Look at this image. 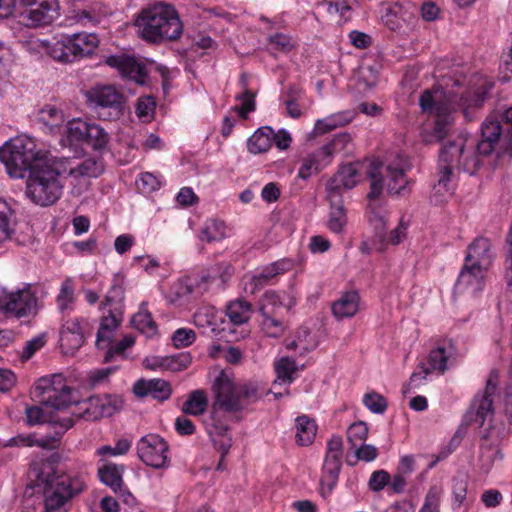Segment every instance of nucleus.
<instances>
[{
	"mask_svg": "<svg viewBox=\"0 0 512 512\" xmlns=\"http://www.w3.org/2000/svg\"><path fill=\"white\" fill-rule=\"evenodd\" d=\"M410 169L407 158L397 155L388 163L373 164L369 171L370 191L367 194L369 221L375 230V237L384 243L387 228V211L381 206L379 197L384 188L391 195L409 193L406 172Z\"/></svg>",
	"mask_w": 512,
	"mask_h": 512,
	"instance_id": "1",
	"label": "nucleus"
},
{
	"mask_svg": "<svg viewBox=\"0 0 512 512\" xmlns=\"http://www.w3.org/2000/svg\"><path fill=\"white\" fill-rule=\"evenodd\" d=\"M35 486L43 493L46 512H66L65 504L86 488L81 475L70 474L52 459L36 464L33 469Z\"/></svg>",
	"mask_w": 512,
	"mask_h": 512,
	"instance_id": "2",
	"label": "nucleus"
},
{
	"mask_svg": "<svg viewBox=\"0 0 512 512\" xmlns=\"http://www.w3.org/2000/svg\"><path fill=\"white\" fill-rule=\"evenodd\" d=\"M134 25L140 38L153 44L180 38L183 24L174 6L158 2L141 10Z\"/></svg>",
	"mask_w": 512,
	"mask_h": 512,
	"instance_id": "3",
	"label": "nucleus"
},
{
	"mask_svg": "<svg viewBox=\"0 0 512 512\" xmlns=\"http://www.w3.org/2000/svg\"><path fill=\"white\" fill-rule=\"evenodd\" d=\"M62 166L57 157L46 159L28 173L26 195L36 205L46 207L57 202L63 193Z\"/></svg>",
	"mask_w": 512,
	"mask_h": 512,
	"instance_id": "4",
	"label": "nucleus"
},
{
	"mask_svg": "<svg viewBox=\"0 0 512 512\" xmlns=\"http://www.w3.org/2000/svg\"><path fill=\"white\" fill-rule=\"evenodd\" d=\"M0 161L13 178H24L36 166L45 163L44 153L37 149L34 138L19 135L0 148Z\"/></svg>",
	"mask_w": 512,
	"mask_h": 512,
	"instance_id": "5",
	"label": "nucleus"
},
{
	"mask_svg": "<svg viewBox=\"0 0 512 512\" xmlns=\"http://www.w3.org/2000/svg\"><path fill=\"white\" fill-rule=\"evenodd\" d=\"M213 390L214 407L229 413L239 412L261 397L254 384H235L224 372L215 379Z\"/></svg>",
	"mask_w": 512,
	"mask_h": 512,
	"instance_id": "6",
	"label": "nucleus"
},
{
	"mask_svg": "<svg viewBox=\"0 0 512 512\" xmlns=\"http://www.w3.org/2000/svg\"><path fill=\"white\" fill-rule=\"evenodd\" d=\"M506 125L512 126V106L502 116ZM478 155L489 156L496 153L498 159H512V127L503 132L501 122L496 118H487L481 126V139L477 144Z\"/></svg>",
	"mask_w": 512,
	"mask_h": 512,
	"instance_id": "7",
	"label": "nucleus"
},
{
	"mask_svg": "<svg viewBox=\"0 0 512 512\" xmlns=\"http://www.w3.org/2000/svg\"><path fill=\"white\" fill-rule=\"evenodd\" d=\"M38 311V298L30 284L14 291L0 287V313L6 318L29 319L35 317Z\"/></svg>",
	"mask_w": 512,
	"mask_h": 512,
	"instance_id": "8",
	"label": "nucleus"
},
{
	"mask_svg": "<svg viewBox=\"0 0 512 512\" xmlns=\"http://www.w3.org/2000/svg\"><path fill=\"white\" fill-rule=\"evenodd\" d=\"M88 107L103 120L119 119L123 115L124 96L112 85H97L85 93Z\"/></svg>",
	"mask_w": 512,
	"mask_h": 512,
	"instance_id": "9",
	"label": "nucleus"
},
{
	"mask_svg": "<svg viewBox=\"0 0 512 512\" xmlns=\"http://www.w3.org/2000/svg\"><path fill=\"white\" fill-rule=\"evenodd\" d=\"M441 140L443 142L439 153L438 161V191L444 189L449 191V184L453 177L454 169H459L461 164V158L465 155V143L466 140L457 135L452 138L450 134Z\"/></svg>",
	"mask_w": 512,
	"mask_h": 512,
	"instance_id": "10",
	"label": "nucleus"
},
{
	"mask_svg": "<svg viewBox=\"0 0 512 512\" xmlns=\"http://www.w3.org/2000/svg\"><path fill=\"white\" fill-rule=\"evenodd\" d=\"M494 84L485 76H476L470 81V86L459 93L454 89L449 91L451 104L457 105L468 120H472L470 111L480 108L491 92Z\"/></svg>",
	"mask_w": 512,
	"mask_h": 512,
	"instance_id": "11",
	"label": "nucleus"
},
{
	"mask_svg": "<svg viewBox=\"0 0 512 512\" xmlns=\"http://www.w3.org/2000/svg\"><path fill=\"white\" fill-rule=\"evenodd\" d=\"M36 389L42 395V402L56 410L65 409L73 402L72 389L62 374L39 379Z\"/></svg>",
	"mask_w": 512,
	"mask_h": 512,
	"instance_id": "12",
	"label": "nucleus"
},
{
	"mask_svg": "<svg viewBox=\"0 0 512 512\" xmlns=\"http://www.w3.org/2000/svg\"><path fill=\"white\" fill-rule=\"evenodd\" d=\"M21 13L28 27H42L53 23L60 16L59 0H18Z\"/></svg>",
	"mask_w": 512,
	"mask_h": 512,
	"instance_id": "13",
	"label": "nucleus"
},
{
	"mask_svg": "<svg viewBox=\"0 0 512 512\" xmlns=\"http://www.w3.org/2000/svg\"><path fill=\"white\" fill-rule=\"evenodd\" d=\"M137 455L147 466L162 469L169 466V445L158 434H147L137 442Z\"/></svg>",
	"mask_w": 512,
	"mask_h": 512,
	"instance_id": "14",
	"label": "nucleus"
},
{
	"mask_svg": "<svg viewBox=\"0 0 512 512\" xmlns=\"http://www.w3.org/2000/svg\"><path fill=\"white\" fill-rule=\"evenodd\" d=\"M497 385L498 373L491 371L486 381L484 393L481 396H475L470 409L465 415L467 423H475L479 427H482L486 419L493 416V396L497 390Z\"/></svg>",
	"mask_w": 512,
	"mask_h": 512,
	"instance_id": "15",
	"label": "nucleus"
},
{
	"mask_svg": "<svg viewBox=\"0 0 512 512\" xmlns=\"http://www.w3.org/2000/svg\"><path fill=\"white\" fill-rule=\"evenodd\" d=\"M419 103L423 111L435 114L436 119L433 127V136L437 140H443L448 135L449 129L454 120L451 110H455L456 108H448L440 103H436L429 90H425L421 94Z\"/></svg>",
	"mask_w": 512,
	"mask_h": 512,
	"instance_id": "16",
	"label": "nucleus"
},
{
	"mask_svg": "<svg viewBox=\"0 0 512 512\" xmlns=\"http://www.w3.org/2000/svg\"><path fill=\"white\" fill-rule=\"evenodd\" d=\"M105 63L115 68L123 78L134 81L139 85L146 83L148 77L146 65L134 56L126 54L111 55L106 58Z\"/></svg>",
	"mask_w": 512,
	"mask_h": 512,
	"instance_id": "17",
	"label": "nucleus"
},
{
	"mask_svg": "<svg viewBox=\"0 0 512 512\" xmlns=\"http://www.w3.org/2000/svg\"><path fill=\"white\" fill-rule=\"evenodd\" d=\"M58 161L62 166L65 178H96L104 170L102 161L95 158H87L76 164L70 158H58Z\"/></svg>",
	"mask_w": 512,
	"mask_h": 512,
	"instance_id": "18",
	"label": "nucleus"
},
{
	"mask_svg": "<svg viewBox=\"0 0 512 512\" xmlns=\"http://www.w3.org/2000/svg\"><path fill=\"white\" fill-rule=\"evenodd\" d=\"M133 393L138 398L163 402L170 398L172 389L170 383L163 379H139L133 385Z\"/></svg>",
	"mask_w": 512,
	"mask_h": 512,
	"instance_id": "19",
	"label": "nucleus"
},
{
	"mask_svg": "<svg viewBox=\"0 0 512 512\" xmlns=\"http://www.w3.org/2000/svg\"><path fill=\"white\" fill-rule=\"evenodd\" d=\"M485 272L484 269L472 267L464 262L455 284L456 291L476 296L483 290Z\"/></svg>",
	"mask_w": 512,
	"mask_h": 512,
	"instance_id": "20",
	"label": "nucleus"
},
{
	"mask_svg": "<svg viewBox=\"0 0 512 512\" xmlns=\"http://www.w3.org/2000/svg\"><path fill=\"white\" fill-rule=\"evenodd\" d=\"M494 257L490 240L485 237H477L468 246L465 263L487 271L492 265Z\"/></svg>",
	"mask_w": 512,
	"mask_h": 512,
	"instance_id": "21",
	"label": "nucleus"
},
{
	"mask_svg": "<svg viewBox=\"0 0 512 512\" xmlns=\"http://www.w3.org/2000/svg\"><path fill=\"white\" fill-rule=\"evenodd\" d=\"M359 181L357 164L348 163L341 166L326 186L328 195L341 197V189H352Z\"/></svg>",
	"mask_w": 512,
	"mask_h": 512,
	"instance_id": "22",
	"label": "nucleus"
},
{
	"mask_svg": "<svg viewBox=\"0 0 512 512\" xmlns=\"http://www.w3.org/2000/svg\"><path fill=\"white\" fill-rule=\"evenodd\" d=\"M296 305V298L292 293L283 292L280 295L275 290L264 292L259 303L260 315H279V310L285 308L291 310Z\"/></svg>",
	"mask_w": 512,
	"mask_h": 512,
	"instance_id": "23",
	"label": "nucleus"
},
{
	"mask_svg": "<svg viewBox=\"0 0 512 512\" xmlns=\"http://www.w3.org/2000/svg\"><path fill=\"white\" fill-rule=\"evenodd\" d=\"M89 123L90 122L83 121L82 119L68 121L61 133L63 135V138H61L62 146H83L89 131Z\"/></svg>",
	"mask_w": 512,
	"mask_h": 512,
	"instance_id": "24",
	"label": "nucleus"
},
{
	"mask_svg": "<svg viewBox=\"0 0 512 512\" xmlns=\"http://www.w3.org/2000/svg\"><path fill=\"white\" fill-rule=\"evenodd\" d=\"M121 322V313H115L111 309L107 316H103L97 332L96 346L98 349H105L110 346L114 331Z\"/></svg>",
	"mask_w": 512,
	"mask_h": 512,
	"instance_id": "25",
	"label": "nucleus"
},
{
	"mask_svg": "<svg viewBox=\"0 0 512 512\" xmlns=\"http://www.w3.org/2000/svg\"><path fill=\"white\" fill-rule=\"evenodd\" d=\"M38 121L42 123L50 133H62L66 122L64 112L54 105H45L38 112Z\"/></svg>",
	"mask_w": 512,
	"mask_h": 512,
	"instance_id": "26",
	"label": "nucleus"
},
{
	"mask_svg": "<svg viewBox=\"0 0 512 512\" xmlns=\"http://www.w3.org/2000/svg\"><path fill=\"white\" fill-rule=\"evenodd\" d=\"M359 294L356 291L344 293L332 305V313L338 320L353 317L359 309Z\"/></svg>",
	"mask_w": 512,
	"mask_h": 512,
	"instance_id": "27",
	"label": "nucleus"
},
{
	"mask_svg": "<svg viewBox=\"0 0 512 512\" xmlns=\"http://www.w3.org/2000/svg\"><path fill=\"white\" fill-rule=\"evenodd\" d=\"M124 466L115 463H107L98 468V477L100 481L110 487L114 493L122 490Z\"/></svg>",
	"mask_w": 512,
	"mask_h": 512,
	"instance_id": "28",
	"label": "nucleus"
},
{
	"mask_svg": "<svg viewBox=\"0 0 512 512\" xmlns=\"http://www.w3.org/2000/svg\"><path fill=\"white\" fill-rule=\"evenodd\" d=\"M73 40L70 35H64L57 40L50 49V55L53 59L62 63H73L81 57L77 50L72 48Z\"/></svg>",
	"mask_w": 512,
	"mask_h": 512,
	"instance_id": "29",
	"label": "nucleus"
},
{
	"mask_svg": "<svg viewBox=\"0 0 512 512\" xmlns=\"http://www.w3.org/2000/svg\"><path fill=\"white\" fill-rule=\"evenodd\" d=\"M325 151L320 148L308 155L299 168L298 177L301 179H308L313 173L323 170L330 164V161L325 157Z\"/></svg>",
	"mask_w": 512,
	"mask_h": 512,
	"instance_id": "30",
	"label": "nucleus"
},
{
	"mask_svg": "<svg viewBox=\"0 0 512 512\" xmlns=\"http://www.w3.org/2000/svg\"><path fill=\"white\" fill-rule=\"evenodd\" d=\"M342 468V459L325 457L320 483L330 493L337 484Z\"/></svg>",
	"mask_w": 512,
	"mask_h": 512,
	"instance_id": "31",
	"label": "nucleus"
},
{
	"mask_svg": "<svg viewBox=\"0 0 512 512\" xmlns=\"http://www.w3.org/2000/svg\"><path fill=\"white\" fill-rule=\"evenodd\" d=\"M328 197L331 204V211L327 227L331 232L339 234L343 231L347 223L342 197H332L331 195H328Z\"/></svg>",
	"mask_w": 512,
	"mask_h": 512,
	"instance_id": "32",
	"label": "nucleus"
},
{
	"mask_svg": "<svg viewBox=\"0 0 512 512\" xmlns=\"http://www.w3.org/2000/svg\"><path fill=\"white\" fill-rule=\"evenodd\" d=\"M296 441L301 446L310 445L316 436L317 425L307 415L298 416L295 420Z\"/></svg>",
	"mask_w": 512,
	"mask_h": 512,
	"instance_id": "33",
	"label": "nucleus"
},
{
	"mask_svg": "<svg viewBox=\"0 0 512 512\" xmlns=\"http://www.w3.org/2000/svg\"><path fill=\"white\" fill-rule=\"evenodd\" d=\"M273 129L271 127H261L249 137L247 148L253 154L266 152L272 146Z\"/></svg>",
	"mask_w": 512,
	"mask_h": 512,
	"instance_id": "34",
	"label": "nucleus"
},
{
	"mask_svg": "<svg viewBox=\"0 0 512 512\" xmlns=\"http://www.w3.org/2000/svg\"><path fill=\"white\" fill-rule=\"evenodd\" d=\"M251 313L252 306L250 302L244 299L232 301L226 308V315L234 325H241L247 322L251 317Z\"/></svg>",
	"mask_w": 512,
	"mask_h": 512,
	"instance_id": "35",
	"label": "nucleus"
},
{
	"mask_svg": "<svg viewBox=\"0 0 512 512\" xmlns=\"http://www.w3.org/2000/svg\"><path fill=\"white\" fill-rule=\"evenodd\" d=\"M73 40L72 48L77 50L81 58L87 57L93 53L99 44V38L94 33H73L70 35Z\"/></svg>",
	"mask_w": 512,
	"mask_h": 512,
	"instance_id": "36",
	"label": "nucleus"
},
{
	"mask_svg": "<svg viewBox=\"0 0 512 512\" xmlns=\"http://www.w3.org/2000/svg\"><path fill=\"white\" fill-rule=\"evenodd\" d=\"M187 283L191 286V293L193 296H201L207 292L214 282V275L209 273L208 270L200 272H193L185 276Z\"/></svg>",
	"mask_w": 512,
	"mask_h": 512,
	"instance_id": "37",
	"label": "nucleus"
},
{
	"mask_svg": "<svg viewBox=\"0 0 512 512\" xmlns=\"http://www.w3.org/2000/svg\"><path fill=\"white\" fill-rule=\"evenodd\" d=\"M225 236V223L217 219H208L205 221L199 233L200 240L208 243L220 241L224 239Z\"/></svg>",
	"mask_w": 512,
	"mask_h": 512,
	"instance_id": "38",
	"label": "nucleus"
},
{
	"mask_svg": "<svg viewBox=\"0 0 512 512\" xmlns=\"http://www.w3.org/2000/svg\"><path fill=\"white\" fill-rule=\"evenodd\" d=\"M453 348L449 346H438L430 351L428 363L430 371H438L444 373L447 370V362L451 357Z\"/></svg>",
	"mask_w": 512,
	"mask_h": 512,
	"instance_id": "39",
	"label": "nucleus"
},
{
	"mask_svg": "<svg viewBox=\"0 0 512 512\" xmlns=\"http://www.w3.org/2000/svg\"><path fill=\"white\" fill-rule=\"evenodd\" d=\"M13 233V210L5 200L0 199V245L10 240Z\"/></svg>",
	"mask_w": 512,
	"mask_h": 512,
	"instance_id": "40",
	"label": "nucleus"
},
{
	"mask_svg": "<svg viewBox=\"0 0 512 512\" xmlns=\"http://www.w3.org/2000/svg\"><path fill=\"white\" fill-rule=\"evenodd\" d=\"M193 296L191 293V286L188 285L184 277L178 279L170 288L165 298L169 304L179 306Z\"/></svg>",
	"mask_w": 512,
	"mask_h": 512,
	"instance_id": "41",
	"label": "nucleus"
},
{
	"mask_svg": "<svg viewBox=\"0 0 512 512\" xmlns=\"http://www.w3.org/2000/svg\"><path fill=\"white\" fill-rule=\"evenodd\" d=\"M133 326L142 333L151 336L156 333V324L151 313L146 309V303L140 305L139 311L132 317Z\"/></svg>",
	"mask_w": 512,
	"mask_h": 512,
	"instance_id": "42",
	"label": "nucleus"
},
{
	"mask_svg": "<svg viewBox=\"0 0 512 512\" xmlns=\"http://www.w3.org/2000/svg\"><path fill=\"white\" fill-rule=\"evenodd\" d=\"M207 398L202 390H194L182 406L185 414L199 416L203 414L207 408Z\"/></svg>",
	"mask_w": 512,
	"mask_h": 512,
	"instance_id": "43",
	"label": "nucleus"
},
{
	"mask_svg": "<svg viewBox=\"0 0 512 512\" xmlns=\"http://www.w3.org/2000/svg\"><path fill=\"white\" fill-rule=\"evenodd\" d=\"M109 142V134L96 123H89V131L84 145L93 150H103Z\"/></svg>",
	"mask_w": 512,
	"mask_h": 512,
	"instance_id": "44",
	"label": "nucleus"
},
{
	"mask_svg": "<svg viewBox=\"0 0 512 512\" xmlns=\"http://www.w3.org/2000/svg\"><path fill=\"white\" fill-rule=\"evenodd\" d=\"M274 367L276 372L275 383L290 384L293 382V374L296 372L294 360L288 357H282L275 363Z\"/></svg>",
	"mask_w": 512,
	"mask_h": 512,
	"instance_id": "45",
	"label": "nucleus"
},
{
	"mask_svg": "<svg viewBox=\"0 0 512 512\" xmlns=\"http://www.w3.org/2000/svg\"><path fill=\"white\" fill-rule=\"evenodd\" d=\"M261 329L267 337L278 338L285 332L286 326L280 315H261Z\"/></svg>",
	"mask_w": 512,
	"mask_h": 512,
	"instance_id": "46",
	"label": "nucleus"
},
{
	"mask_svg": "<svg viewBox=\"0 0 512 512\" xmlns=\"http://www.w3.org/2000/svg\"><path fill=\"white\" fill-rule=\"evenodd\" d=\"M90 332L89 322L84 318L68 319L62 325L61 339H67L68 335H79L86 337Z\"/></svg>",
	"mask_w": 512,
	"mask_h": 512,
	"instance_id": "47",
	"label": "nucleus"
},
{
	"mask_svg": "<svg viewBox=\"0 0 512 512\" xmlns=\"http://www.w3.org/2000/svg\"><path fill=\"white\" fill-rule=\"evenodd\" d=\"M191 361L192 358L189 353L181 352L172 356L163 357L159 364L164 367V370L176 372L186 369Z\"/></svg>",
	"mask_w": 512,
	"mask_h": 512,
	"instance_id": "48",
	"label": "nucleus"
},
{
	"mask_svg": "<svg viewBox=\"0 0 512 512\" xmlns=\"http://www.w3.org/2000/svg\"><path fill=\"white\" fill-rule=\"evenodd\" d=\"M348 122L349 119L344 114L331 115L324 119L317 120L314 126V132L316 134H325Z\"/></svg>",
	"mask_w": 512,
	"mask_h": 512,
	"instance_id": "49",
	"label": "nucleus"
},
{
	"mask_svg": "<svg viewBox=\"0 0 512 512\" xmlns=\"http://www.w3.org/2000/svg\"><path fill=\"white\" fill-rule=\"evenodd\" d=\"M351 141V136L348 133L336 134L330 142L323 145L320 150L325 151V157L331 162L335 153L344 150Z\"/></svg>",
	"mask_w": 512,
	"mask_h": 512,
	"instance_id": "50",
	"label": "nucleus"
},
{
	"mask_svg": "<svg viewBox=\"0 0 512 512\" xmlns=\"http://www.w3.org/2000/svg\"><path fill=\"white\" fill-rule=\"evenodd\" d=\"M99 396V410L102 417H110L116 413L122 406L123 400L118 395H98Z\"/></svg>",
	"mask_w": 512,
	"mask_h": 512,
	"instance_id": "51",
	"label": "nucleus"
},
{
	"mask_svg": "<svg viewBox=\"0 0 512 512\" xmlns=\"http://www.w3.org/2000/svg\"><path fill=\"white\" fill-rule=\"evenodd\" d=\"M368 436V427L365 422L359 421L351 424L347 430V440L351 448L364 443Z\"/></svg>",
	"mask_w": 512,
	"mask_h": 512,
	"instance_id": "52",
	"label": "nucleus"
},
{
	"mask_svg": "<svg viewBox=\"0 0 512 512\" xmlns=\"http://www.w3.org/2000/svg\"><path fill=\"white\" fill-rule=\"evenodd\" d=\"M319 5L326 6L327 12L332 16H338L340 20L346 21L350 18L352 9L346 0H324Z\"/></svg>",
	"mask_w": 512,
	"mask_h": 512,
	"instance_id": "53",
	"label": "nucleus"
},
{
	"mask_svg": "<svg viewBox=\"0 0 512 512\" xmlns=\"http://www.w3.org/2000/svg\"><path fill=\"white\" fill-rule=\"evenodd\" d=\"M47 342V336L46 333H41L32 339L28 340L21 353H20V359L22 361H27L31 359L36 352H38L40 349H42Z\"/></svg>",
	"mask_w": 512,
	"mask_h": 512,
	"instance_id": "54",
	"label": "nucleus"
},
{
	"mask_svg": "<svg viewBox=\"0 0 512 512\" xmlns=\"http://www.w3.org/2000/svg\"><path fill=\"white\" fill-rule=\"evenodd\" d=\"M81 412L78 414L79 417L84 418L88 421H94L101 418L99 410V396H91L85 402L82 403L79 408Z\"/></svg>",
	"mask_w": 512,
	"mask_h": 512,
	"instance_id": "55",
	"label": "nucleus"
},
{
	"mask_svg": "<svg viewBox=\"0 0 512 512\" xmlns=\"http://www.w3.org/2000/svg\"><path fill=\"white\" fill-rule=\"evenodd\" d=\"M74 302V288L72 281L66 279L62 285L60 292L57 296V305L61 312L70 309L71 304Z\"/></svg>",
	"mask_w": 512,
	"mask_h": 512,
	"instance_id": "56",
	"label": "nucleus"
},
{
	"mask_svg": "<svg viewBox=\"0 0 512 512\" xmlns=\"http://www.w3.org/2000/svg\"><path fill=\"white\" fill-rule=\"evenodd\" d=\"M363 404L375 414H383L387 409V400L377 392L366 393L363 397Z\"/></svg>",
	"mask_w": 512,
	"mask_h": 512,
	"instance_id": "57",
	"label": "nucleus"
},
{
	"mask_svg": "<svg viewBox=\"0 0 512 512\" xmlns=\"http://www.w3.org/2000/svg\"><path fill=\"white\" fill-rule=\"evenodd\" d=\"M402 6L399 4H394L386 9L384 15H382L381 19L385 26H387L391 31L399 30L402 26L401 20L403 19L401 15Z\"/></svg>",
	"mask_w": 512,
	"mask_h": 512,
	"instance_id": "58",
	"label": "nucleus"
},
{
	"mask_svg": "<svg viewBox=\"0 0 512 512\" xmlns=\"http://www.w3.org/2000/svg\"><path fill=\"white\" fill-rule=\"evenodd\" d=\"M73 18L83 26H95L100 23L102 14L95 8L74 11Z\"/></svg>",
	"mask_w": 512,
	"mask_h": 512,
	"instance_id": "59",
	"label": "nucleus"
},
{
	"mask_svg": "<svg viewBox=\"0 0 512 512\" xmlns=\"http://www.w3.org/2000/svg\"><path fill=\"white\" fill-rule=\"evenodd\" d=\"M277 278L275 272L273 271V267L270 264L264 266L257 274L252 277V285L254 286L252 289V293L257 289H261L266 285L274 283V280Z\"/></svg>",
	"mask_w": 512,
	"mask_h": 512,
	"instance_id": "60",
	"label": "nucleus"
},
{
	"mask_svg": "<svg viewBox=\"0 0 512 512\" xmlns=\"http://www.w3.org/2000/svg\"><path fill=\"white\" fill-rule=\"evenodd\" d=\"M406 230H407V224H405L403 222V220H401L399 222L398 226L395 229H393L388 236L385 234L384 243L379 241V246L376 249L378 251H383V250H385V248L388 244L398 245L405 239Z\"/></svg>",
	"mask_w": 512,
	"mask_h": 512,
	"instance_id": "61",
	"label": "nucleus"
},
{
	"mask_svg": "<svg viewBox=\"0 0 512 512\" xmlns=\"http://www.w3.org/2000/svg\"><path fill=\"white\" fill-rule=\"evenodd\" d=\"M236 100H240L242 102L241 107H235V110L243 119H246L248 114L253 112L256 108L255 94L251 90L245 89L242 94L236 96Z\"/></svg>",
	"mask_w": 512,
	"mask_h": 512,
	"instance_id": "62",
	"label": "nucleus"
},
{
	"mask_svg": "<svg viewBox=\"0 0 512 512\" xmlns=\"http://www.w3.org/2000/svg\"><path fill=\"white\" fill-rule=\"evenodd\" d=\"M440 497L441 489L436 486L430 487L419 512H440Z\"/></svg>",
	"mask_w": 512,
	"mask_h": 512,
	"instance_id": "63",
	"label": "nucleus"
},
{
	"mask_svg": "<svg viewBox=\"0 0 512 512\" xmlns=\"http://www.w3.org/2000/svg\"><path fill=\"white\" fill-rule=\"evenodd\" d=\"M506 250H505V261H504V269H505V281L507 287L512 289V222L510 225L509 233L506 238Z\"/></svg>",
	"mask_w": 512,
	"mask_h": 512,
	"instance_id": "64",
	"label": "nucleus"
}]
</instances>
